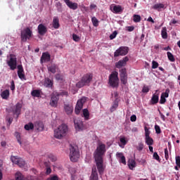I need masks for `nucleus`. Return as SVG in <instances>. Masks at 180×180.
I'll return each instance as SVG.
<instances>
[{"label": "nucleus", "instance_id": "nucleus-35", "mask_svg": "<svg viewBox=\"0 0 180 180\" xmlns=\"http://www.w3.org/2000/svg\"><path fill=\"white\" fill-rule=\"evenodd\" d=\"M25 129L27 130V131H30V130H33L34 129V124L32 122H29L28 124H26L25 125Z\"/></svg>", "mask_w": 180, "mask_h": 180}, {"label": "nucleus", "instance_id": "nucleus-15", "mask_svg": "<svg viewBox=\"0 0 180 180\" xmlns=\"http://www.w3.org/2000/svg\"><path fill=\"white\" fill-rule=\"evenodd\" d=\"M59 98L57 94L53 95L51 98L50 105L53 108H56L58 105V101Z\"/></svg>", "mask_w": 180, "mask_h": 180}, {"label": "nucleus", "instance_id": "nucleus-36", "mask_svg": "<svg viewBox=\"0 0 180 180\" xmlns=\"http://www.w3.org/2000/svg\"><path fill=\"white\" fill-rule=\"evenodd\" d=\"M117 107H119V103H117V101H115L112 107L110 108V112H115L116 109H117Z\"/></svg>", "mask_w": 180, "mask_h": 180}, {"label": "nucleus", "instance_id": "nucleus-54", "mask_svg": "<svg viewBox=\"0 0 180 180\" xmlns=\"http://www.w3.org/2000/svg\"><path fill=\"white\" fill-rule=\"evenodd\" d=\"M11 90L12 91H14L15 89V83H14V81L12 80L11 82Z\"/></svg>", "mask_w": 180, "mask_h": 180}, {"label": "nucleus", "instance_id": "nucleus-1", "mask_svg": "<svg viewBox=\"0 0 180 180\" xmlns=\"http://www.w3.org/2000/svg\"><path fill=\"white\" fill-rule=\"evenodd\" d=\"M106 151V145L101 143L98 144L96 150L94 153V158L96 162V167L98 169L99 174L101 175H102L104 172L103 158L105 155Z\"/></svg>", "mask_w": 180, "mask_h": 180}, {"label": "nucleus", "instance_id": "nucleus-6", "mask_svg": "<svg viewBox=\"0 0 180 180\" xmlns=\"http://www.w3.org/2000/svg\"><path fill=\"white\" fill-rule=\"evenodd\" d=\"M32 35V31L29 28V27H27V28L22 30L20 32L21 41L22 42H26L27 40L30 39Z\"/></svg>", "mask_w": 180, "mask_h": 180}, {"label": "nucleus", "instance_id": "nucleus-10", "mask_svg": "<svg viewBox=\"0 0 180 180\" xmlns=\"http://www.w3.org/2000/svg\"><path fill=\"white\" fill-rule=\"evenodd\" d=\"M120 81L123 85H126L127 84V73L126 68H122L120 70Z\"/></svg>", "mask_w": 180, "mask_h": 180}, {"label": "nucleus", "instance_id": "nucleus-13", "mask_svg": "<svg viewBox=\"0 0 180 180\" xmlns=\"http://www.w3.org/2000/svg\"><path fill=\"white\" fill-rule=\"evenodd\" d=\"M66 6L71 10L75 11L78 8V4L70 0H63Z\"/></svg>", "mask_w": 180, "mask_h": 180}, {"label": "nucleus", "instance_id": "nucleus-48", "mask_svg": "<svg viewBox=\"0 0 180 180\" xmlns=\"http://www.w3.org/2000/svg\"><path fill=\"white\" fill-rule=\"evenodd\" d=\"M117 36V32L115 31L111 35H110V39L113 40Z\"/></svg>", "mask_w": 180, "mask_h": 180}, {"label": "nucleus", "instance_id": "nucleus-40", "mask_svg": "<svg viewBox=\"0 0 180 180\" xmlns=\"http://www.w3.org/2000/svg\"><path fill=\"white\" fill-rule=\"evenodd\" d=\"M167 58H169V60H170L171 62L175 61L174 56L171 52H167Z\"/></svg>", "mask_w": 180, "mask_h": 180}, {"label": "nucleus", "instance_id": "nucleus-45", "mask_svg": "<svg viewBox=\"0 0 180 180\" xmlns=\"http://www.w3.org/2000/svg\"><path fill=\"white\" fill-rule=\"evenodd\" d=\"M175 163L176 165H177L178 167L180 168V156L175 157Z\"/></svg>", "mask_w": 180, "mask_h": 180}, {"label": "nucleus", "instance_id": "nucleus-4", "mask_svg": "<svg viewBox=\"0 0 180 180\" xmlns=\"http://www.w3.org/2000/svg\"><path fill=\"white\" fill-rule=\"evenodd\" d=\"M108 84L112 88L119 87V72L114 71L110 75Z\"/></svg>", "mask_w": 180, "mask_h": 180}, {"label": "nucleus", "instance_id": "nucleus-58", "mask_svg": "<svg viewBox=\"0 0 180 180\" xmlns=\"http://www.w3.org/2000/svg\"><path fill=\"white\" fill-rule=\"evenodd\" d=\"M4 169V161L2 160H0V172H1Z\"/></svg>", "mask_w": 180, "mask_h": 180}, {"label": "nucleus", "instance_id": "nucleus-47", "mask_svg": "<svg viewBox=\"0 0 180 180\" xmlns=\"http://www.w3.org/2000/svg\"><path fill=\"white\" fill-rule=\"evenodd\" d=\"M155 129L156 134H161L160 127H159L158 124H155Z\"/></svg>", "mask_w": 180, "mask_h": 180}, {"label": "nucleus", "instance_id": "nucleus-31", "mask_svg": "<svg viewBox=\"0 0 180 180\" xmlns=\"http://www.w3.org/2000/svg\"><path fill=\"white\" fill-rule=\"evenodd\" d=\"M57 65L56 64H53L51 66L48 67V70L49 72H52V74H56L57 72Z\"/></svg>", "mask_w": 180, "mask_h": 180}, {"label": "nucleus", "instance_id": "nucleus-59", "mask_svg": "<svg viewBox=\"0 0 180 180\" xmlns=\"http://www.w3.org/2000/svg\"><path fill=\"white\" fill-rule=\"evenodd\" d=\"M17 139L18 142L20 143V145H21L22 142L20 141V136L19 135V134H17Z\"/></svg>", "mask_w": 180, "mask_h": 180}, {"label": "nucleus", "instance_id": "nucleus-37", "mask_svg": "<svg viewBox=\"0 0 180 180\" xmlns=\"http://www.w3.org/2000/svg\"><path fill=\"white\" fill-rule=\"evenodd\" d=\"M153 139L150 137L146 138V143L148 146H153Z\"/></svg>", "mask_w": 180, "mask_h": 180}, {"label": "nucleus", "instance_id": "nucleus-28", "mask_svg": "<svg viewBox=\"0 0 180 180\" xmlns=\"http://www.w3.org/2000/svg\"><path fill=\"white\" fill-rule=\"evenodd\" d=\"M9 95H10V93L8 89H6L3 91L1 94V98L4 100H8V98H9Z\"/></svg>", "mask_w": 180, "mask_h": 180}, {"label": "nucleus", "instance_id": "nucleus-27", "mask_svg": "<svg viewBox=\"0 0 180 180\" xmlns=\"http://www.w3.org/2000/svg\"><path fill=\"white\" fill-rule=\"evenodd\" d=\"M53 28H55L56 30L60 27L59 18L57 16L53 17Z\"/></svg>", "mask_w": 180, "mask_h": 180}, {"label": "nucleus", "instance_id": "nucleus-51", "mask_svg": "<svg viewBox=\"0 0 180 180\" xmlns=\"http://www.w3.org/2000/svg\"><path fill=\"white\" fill-rule=\"evenodd\" d=\"M158 66H159L158 63L156 62V61H155V60H153V61L152 68H153V69H156L157 68H158Z\"/></svg>", "mask_w": 180, "mask_h": 180}, {"label": "nucleus", "instance_id": "nucleus-21", "mask_svg": "<svg viewBox=\"0 0 180 180\" xmlns=\"http://www.w3.org/2000/svg\"><path fill=\"white\" fill-rule=\"evenodd\" d=\"M51 60V55L48 53H43L41 58V62L46 63V62H49Z\"/></svg>", "mask_w": 180, "mask_h": 180}, {"label": "nucleus", "instance_id": "nucleus-60", "mask_svg": "<svg viewBox=\"0 0 180 180\" xmlns=\"http://www.w3.org/2000/svg\"><path fill=\"white\" fill-rule=\"evenodd\" d=\"M134 27H133V26H131V27H127V30H128L129 32H132V31H134Z\"/></svg>", "mask_w": 180, "mask_h": 180}, {"label": "nucleus", "instance_id": "nucleus-3", "mask_svg": "<svg viewBox=\"0 0 180 180\" xmlns=\"http://www.w3.org/2000/svg\"><path fill=\"white\" fill-rule=\"evenodd\" d=\"M68 131V126L65 124H62L56 129H55V138L61 139L66 136V133Z\"/></svg>", "mask_w": 180, "mask_h": 180}, {"label": "nucleus", "instance_id": "nucleus-8", "mask_svg": "<svg viewBox=\"0 0 180 180\" xmlns=\"http://www.w3.org/2000/svg\"><path fill=\"white\" fill-rule=\"evenodd\" d=\"M74 125L77 131H82L85 129L84 122L80 119L74 120Z\"/></svg>", "mask_w": 180, "mask_h": 180}, {"label": "nucleus", "instance_id": "nucleus-52", "mask_svg": "<svg viewBox=\"0 0 180 180\" xmlns=\"http://www.w3.org/2000/svg\"><path fill=\"white\" fill-rule=\"evenodd\" d=\"M149 91H150V89H149L148 86H144L143 89H142V92L144 94L148 93Z\"/></svg>", "mask_w": 180, "mask_h": 180}, {"label": "nucleus", "instance_id": "nucleus-16", "mask_svg": "<svg viewBox=\"0 0 180 180\" xmlns=\"http://www.w3.org/2000/svg\"><path fill=\"white\" fill-rule=\"evenodd\" d=\"M22 107V105L20 103H17L15 106V109L13 110V114L17 115V118L18 117V115H20Z\"/></svg>", "mask_w": 180, "mask_h": 180}, {"label": "nucleus", "instance_id": "nucleus-55", "mask_svg": "<svg viewBox=\"0 0 180 180\" xmlns=\"http://www.w3.org/2000/svg\"><path fill=\"white\" fill-rule=\"evenodd\" d=\"M120 141L122 144H123V146H125L127 143V141H126L125 138H121L120 139Z\"/></svg>", "mask_w": 180, "mask_h": 180}, {"label": "nucleus", "instance_id": "nucleus-62", "mask_svg": "<svg viewBox=\"0 0 180 180\" xmlns=\"http://www.w3.org/2000/svg\"><path fill=\"white\" fill-rule=\"evenodd\" d=\"M131 131L134 132V133H136V132H138V129L136 128V127H134V128H132Z\"/></svg>", "mask_w": 180, "mask_h": 180}, {"label": "nucleus", "instance_id": "nucleus-20", "mask_svg": "<svg viewBox=\"0 0 180 180\" xmlns=\"http://www.w3.org/2000/svg\"><path fill=\"white\" fill-rule=\"evenodd\" d=\"M38 32L40 35L43 36L47 32V28L44 24H39L38 26Z\"/></svg>", "mask_w": 180, "mask_h": 180}, {"label": "nucleus", "instance_id": "nucleus-61", "mask_svg": "<svg viewBox=\"0 0 180 180\" xmlns=\"http://www.w3.org/2000/svg\"><path fill=\"white\" fill-rule=\"evenodd\" d=\"M148 22H152V23H155V21H154V20H153V18H152L151 16H150V17L148 18Z\"/></svg>", "mask_w": 180, "mask_h": 180}, {"label": "nucleus", "instance_id": "nucleus-56", "mask_svg": "<svg viewBox=\"0 0 180 180\" xmlns=\"http://www.w3.org/2000/svg\"><path fill=\"white\" fill-rule=\"evenodd\" d=\"M47 180H59V178L57 175H55L50 178H48Z\"/></svg>", "mask_w": 180, "mask_h": 180}, {"label": "nucleus", "instance_id": "nucleus-46", "mask_svg": "<svg viewBox=\"0 0 180 180\" xmlns=\"http://www.w3.org/2000/svg\"><path fill=\"white\" fill-rule=\"evenodd\" d=\"M144 148V145L142 142L139 143V146L136 147V149L139 150V151H141Z\"/></svg>", "mask_w": 180, "mask_h": 180}, {"label": "nucleus", "instance_id": "nucleus-43", "mask_svg": "<svg viewBox=\"0 0 180 180\" xmlns=\"http://www.w3.org/2000/svg\"><path fill=\"white\" fill-rule=\"evenodd\" d=\"M44 165L46 167V174H51V167L49 165V163L45 162Z\"/></svg>", "mask_w": 180, "mask_h": 180}, {"label": "nucleus", "instance_id": "nucleus-34", "mask_svg": "<svg viewBox=\"0 0 180 180\" xmlns=\"http://www.w3.org/2000/svg\"><path fill=\"white\" fill-rule=\"evenodd\" d=\"M162 38H163V39H167L168 36H167V28L166 27H163V28H162Z\"/></svg>", "mask_w": 180, "mask_h": 180}, {"label": "nucleus", "instance_id": "nucleus-19", "mask_svg": "<svg viewBox=\"0 0 180 180\" xmlns=\"http://www.w3.org/2000/svg\"><path fill=\"white\" fill-rule=\"evenodd\" d=\"M110 10L114 13H119L120 12H122V6L120 5H111L110 7Z\"/></svg>", "mask_w": 180, "mask_h": 180}, {"label": "nucleus", "instance_id": "nucleus-26", "mask_svg": "<svg viewBox=\"0 0 180 180\" xmlns=\"http://www.w3.org/2000/svg\"><path fill=\"white\" fill-rule=\"evenodd\" d=\"M83 117L84 120L87 121L90 120V112L87 108H84L82 110Z\"/></svg>", "mask_w": 180, "mask_h": 180}, {"label": "nucleus", "instance_id": "nucleus-63", "mask_svg": "<svg viewBox=\"0 0 180 180\" xmlns=\"http://www.w3.org/2000/svg\"><path fill=\"white\" fill-rule=\"evenodd\" d=\"M162 120L165 121V116L160 112Z\"/></svg>", "mask_w": 180, "mask_h": 180}, {"label": "nucleus", "instance_id": "nucleus-64", "mask_svg": "<svg viewBox=\"0 0 180 180\" xmlns=\"http://www.w3.org/2000/svg\"><path fill=\"white\" fill-rule=\"evenodd\" d=\"M163 50L165 51H169V50H171V48L169 46H167L166 48H163Z\"/></svg>", "mask_w": 180, "mask_h": 180}, {"label": "nucleus", "instance_id": "nucleus-38", "mask_svg": "<svg viewBox=\"0 0 180 180\" xmlns=\"http://www.w3.org/2000/svg\"><path fill=\"white\" fill-rule=\"evenodd\" d=\"M91 22H92L93 25L94 27H98V20L96 18V17H95V16L92 17Z\"/></svg>", "mask_w": 180, "mask_h": 180}, {"label": "nucleus", "instance_id": "nucleus-9", "mask_svg": "<svg viewBox=\"0 0 180 180\" xmlns=\"http://www.w3.org/2000/svg\"><path fill=\"white\" fill-rule=\"evenodd\" d=\"M129 48L127 46H121L114 53V57H118L120 56H123L128 53Z\"/></svg>", "mask_w": 180, "mask_h": 180}, {"label": "nucleus", "instance_id": "nucleus-50", "mask_svg": "<svg viewBox=\"0 0 180 180\" xmlns=\"http://www.w3.org/2000/svg\"><path fill=\"white\" fill-rule=\"evenodd\" d=\"M150 132L148 129L147 127H146V128H145V136H146V138H150Z\"/></svg>", "mask_w": 180, "mask_h": 180}, {"label": "nucleus", "instance_id": "nucleus-5", "mask_svg": "<svg viewBox=\"0 0 180 180\" xmlns=\"http://www.w3.org/2000/svg\"><path fill=\"white\" fill-rule=\"evenodd\" d=\"M69 150H70L69 157H70V161L74 162H77L80 157V154L78 148L77 147L70 146Z\"/></svg>", "mask_w": 180, "mask_h": 180}, {"label": "nucleus", "instance_id": "nucleus-7", "mask_svg": "<svg viewBox=\"0 0 180 180\" xmlns=\"http://www.w3.org/2000/svg\"><path fill=\"white\" fill-rule=\"evenodd\" d=\"M86 102V98L85 97L82 98L81 99L77 101V104L75 108V112L76 115H79L83 108L84 104Z\"/></svg>", "mask_w": 180, "mask_h": 180}, {"label": "nucleus", "instance_id": "nucleus-24", "mask_svg": "<svg viewBox=\"0 0 180 180\" xmlns=\"http://www.w3.org/2000/svg\"><path fill=\"white\" fill-rule=\"evenodd\" d=\"M53 85V81L49 79V77H46L44 80V86L46 88H52Z\"/></svg>", "mask_w": 180, "mask_h": 180}, {"label": "nucleus", "instance_id": "nucleus-42", "mask_svg": "<svg viewBox=\"0 0 180 180\" xmlns=\"http://www.w3.org/2000/svg\"><path fill=\"white\" fill-rule=\"evenodd\" d=\"M141 18L140 15L134 14V22H139L141 21Z\"/></svg>", "mask_w": 180, "mask_h": 180}, {"label": "nucleus", "instance_id": "nucleus-44", "mask_svg": "<svg viewBox=\"0 0 180 180\" xmlns=\"http://www.w3.org/2000/svg\"><path fill=\"white\" fill-rule=\"evenodd\" d=\"M72 39H73V41H75V42H78V41H80L81 39H80V37H78L77 34H72Z\"/></svg>", "mask_w": 180, "mask_h": 180}, {"label": "nucleus", "instance_id": "nucleus-12", "mask_svg": "<svg viewBox=\"0 0 180 180\" xmlns=\"http://www.w3.org/2000/svg\"><path fill=\"white\" fill-rule=\"evenodd\" d=\"M11 160L13 163L18 165L20 167H23L25 165V162L22 159H19L18 157L12 156Z\"/></svg>", "mask_w": 180, "mask_h": 180}, {"label": "nucleus", "instance_id": "nucleus-41", "mask_svg": "<svg viewBox=\"0 0 180 180\" xmlns=\"http://www.w3.org/2000/svg\"><path fill=\"white\" fill-rule=\"evenodd\" d=\"M56 96H58V97H59V96H66V97H68V92L65 91H61L60 93H56Z\"/></svg>", "mask_w": 180, "mask_h": 180}, {"label": "nucleus", "instance_id": "nucleus-23", "mask_svg": "<svg viewBox=\"0 0 180 180\" xmlns=\"http://www.w3.org/2000/svg\"><path fill=\"white\" fill-rule=\"evenodd\" d=\"M74 108L72 105L65 104V112L68 115H72L73 112Z\"/></svg>", "mask_w": 180, "mask_h": 180}, {"label": "nucleus", "instance_id": "nucleus-33", "mask_svg": "<svg viewBox=\"0 0 180 180\" xmlns=\"http://www.w3.org/2000/svg\"><path fill=\"white\" fill-rule=\"evenodd\" d=\"M33 97L39 98L41 96V91L38 89H34L31 93Z\"/></svg>", "mask_w": 180, "mask_h": 180}, {"label": "nucleus", "instance_id": "nucleus-2", "mask_svg": "<svg viewBox=\"0 0 180 180\" xmlns=\"http://www.w3.org/2000/svg\"><path fill=\"white\" fill-rule=\"evenodd\" d=\"M93 78L94 75L92 73H86L84 75L81 79L76 84V88L82 89L84 86H89Z\"/></svg>", "mask_w": 180, "mask_h": 180}, {"label": "nucleus", "instance_id": "nucleus-29", "mask_svg": "<svg viewBox=\"0 0 180 180\" xmlns=\"http://www.w3.org/2000/svg\"><path fill=\"white\" fill-rule=\"evenodd\" d=\"M117 157L120 158L119 160V162L124 164V165H126V159H125V157L123 155V153H117Z\"/></svg>", "mask_w": 180, "mask_h": 180}, {"label": "nucleus", "instance_id": "nucleus-14", "mask_svg": "<svg viewBox=\"0 0 180 180\" xmlns=\"http://www.w3.org/2000/svg\"><path fill=\"white\" fill-rule=\"evenodd\" d=\"M129 60V58L127 56L123 58L122 60H119L117 63H115V67L117 68H121L123 66H125L127 62Z\"/></svg>", "mask_w": 180, "mask_h": 180}, {"label": "nucleus", "instance_id": "nucleus-25", "mask_svg": "<svg viewBox=\"0 0 180 180\" xmlns=\"http://www.w3.org/2000/svg\"><path fill=\"white\" fill-rule=\"evenodd\" d=\"M35 128L39 131H42L44 129V125L42 122L41 121H37L35 123Z\"/></svg>", "mask_w": 180, "mask_h": 180}, {"label": "nucleus", "instance_id": "nucleus-30", "mask_svg": "<svg viewBox=\"0 0 180 180\" xmlns=\"http://www.w3.org/2000/svg\"><path fill=\"white\" fill-rule=\"evenodd\" d=\"M153 8L154 10H157V11H160L161 9L165 8V4H162V3L155 4L153 6Z\"/></svg>", "mask_w": 180, "mask_h": 180}, {"label": "nucleus", "instance_id": "nucleus-57", "mask_svg": "<svg viewBox=\"0 0 180 180\" xmlns=\"http://www.w3.org/2000/svg\"><path fill=\"white\" fill-rule=\"evenodd\" d=\"M131 122H134L136 121V115H132L130 117Z\"/></svg>", "mask_w": 180, "mask_h": 180}, {"label": "nucleus", "instance_id": "nucleus-53", "mask_svg": "<svg viewBox=\"0 0 180 180\" xmlns=\"http://www.w3.org/2000/svg\"><path fill=\"white\" fill-rule=\"evenodd\" d=\"M153 158L158 161H160V156L158 155V154L156 152H155L153 154Z\"/></svg>", "mask_w": 180, "mask_h": 180}, {"label": "nucleus", "instance_id": "nucleus-39", "mask_svg": "<svg viewBox=\"0 0 180 180\" xmlns=\"http://www.w3.org/2000/svg\"><path fill=\"white\" fill-rule=\"evenodd\" d=\"M128 165L130 169H133V168L136 167V162L134 160H131L129 161Z\"/></svg>", "mask_w": 180, "mask_h": 180}, {"label": "nucleus", "instance_id": "nucleus-11", "mask_svg": "<svg viewBox=\"0 0 180 180\" xmlns=\"http://www.w3.org/2000/svg\"><path fill=\"white\" fill-rule=\"evenodd\" d=\"M10 56V60L7 62V64L11 70H14L17 67V59L12 54Z\"/></svg>", "mask_w": 180, "mask_h": 180}, {"label": "nucleus", "instance_id": "nucleus-18", "mask_svg": "<svg viewBox=\"0 0 180 180\" xmlns=\"http://www.w3.org/2000/svg\"><path fill=\"white\" fill-rule=\"evenodd\" d=\"M169 89H166V91H165V93H162V96L160 101V104H165L166 103L167 101L166 98L169 97Z\"/></svg>", "mask_w": 180, "mask_h": 180}, {"label": "nucleus", "instance_id": "nucleus-32", "mask_svg": "<svg viewBox=\"0 0 180 180\" xmlns=\"http://www.w3.org/2000/svg\"><path fill=\"white\" fill-rule=\"evenodd\" d=\"M159 102V96L158 94H153L152 99H151V103L152 105H155Z\"/></svg>", "mask_w": 180, "mask_h": 180}, {"label": "nucleus", "instance_id": "nucleus-17", "mask_svg": "<svg viewBox=\"0 0 180 180\" xmlns=\"http://www.w3.org/2000/svg\"><path fill=\"white\" fill-rule=\"evenodd\" d=\"M18 75L20 79H25L23 68L21 65H18Z\"/></svg>", "mask_w": 180, "mask_h": 180}, {"label": "nucleus", "instance_id": "nucleus-22", "mask_svg": "<svg viewBox=\"0 0 180 180\" xmlns=\"http://www.w3.org/2000/svg\"><path fill=\"white\" fill-rule=\"evenodd\" d=\"M89 180H98V174L96 167L92 168V172Z\"/></svg>", "mask_w": 180, "mask_h": 180}, {"label": "nucleus", "instance_id": "nucleus-49", "mask_svg": "<svg viewBox=\"0 0 180 180\" xmlns=\"http://www.w3.org/2000/svg\"><path fill=\"white\" fill-rule=\"evenodd\" d=\"M165 158H166V160H168L169 158V151H168V149H167V148H165Z\"/></svg>", "mask_w": 180, "mask_h": 180}]
</instances>
